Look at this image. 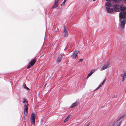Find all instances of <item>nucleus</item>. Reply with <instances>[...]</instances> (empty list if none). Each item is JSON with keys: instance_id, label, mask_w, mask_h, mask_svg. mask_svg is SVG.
<instances>
[{"instance_id": "obj_1", "label": "nucleus", "mask_w": 126, "mask_h": 126, "mask_svg": "<svg viewBox=\"0 0 126 126\" xmlns=\"http://www.w3.org/2000/svg\"><path fill=\"white\" fill-rule=\"evenodd\" d=\"M126 12H122L119 13V25L121 28H123L126 22Z\"/></svg>"}, {"instance_id": "obj_2", "label": "nucleus", "mask_w": 126, "mask_h": 126, "mask_svg": "<svg viewBox=\"0 0 126 126\" xmlns=\"http://www.w3.org/2000/svg\"><path fill=\"white\" fill-rule=\"evenodd\" d=\"M106 8V11L108 13H112L114 12V9L113 5L110 1H107L105 4Z\"/></svg>"}, {"instance_id": "obj_3", "label": "nucleus", "mask_w": 126, "mask_h": 126, "mask_svg": "<svg viewBox=\"0 0 126 126\" xmlns=\"http://www.w3.org/2000/svg\"><path fill=\"white\" fill-rule=\"evenodd\" d=\"M124 116H121L114 123L113 126H120L121 124V122L120 120L123 118Z\"/></svg>"}, {"instance_id": "obj_4", "label": "nucleus", "mask_w": 126, "mask_h": 126, "mask_svg": "<svg viewBox=\"0 0 126 126\" xmlns=\"http://www.w3.org/2000/svg\"><path fill=\"white\" fill-rule=\"evenodd\" d=\"M35 113H32L31 117V122L34 125L35 124Z\"/></svg>"}, {"instance_id": "obj_5", "label": "nucleus", "mask_w": 126, "mask_h": 126, "mask_svg": "<svg viewBox=\"0 0 126 126\" xmlns=\"http://www.w3.org/2000/svg\"><path fill=\"white\" fill-rule=\"evenodd\" d=\"M110 64V62H107L106 63H105L103 66L101 68L100 70L101 71H102L107 69L108 68V67Z\"/></svg>"}, {"instance_id": "obj_6", "label": "nucleus", "mask_w": 126, "mask_h": 126, "mask_svg": "<svg viewBox=\"0 0 126 126\" xmlns=\"http://www.w3.org/2000/svg\"><path fill=\"white\" fill-rule=\"evenodd\" d=\"M78 52L75 51L72 54V55L71 57L72 59H77L78 58Z\"/></svg>"}, {"instance_id": "obj_7", "label": "nucleus", "mask_w": 126, "mask_h": 126, "mask_svg": "<svg viewBox=\"0 0 126 126\" xmlns=\"http://www.w3.org/2000/svg\"><path fill=\"white\" fill-rule=\"evenodd\" d=\"M28 105L29 104L27 102L25 104L24 108L25 112V116L26 114H27L28 112Z\"/></svg>"}, {"instance_id": "obj_8", "label": "nucleus", "mask_w": 126, "mask_h": 126, "mask_svg": "<svg viewBox=\"0 0 126 126\" xmlns=\"http://www.w3.org/2000/svg\"><path fill=\"white\" fill-rule=\"evenodd\" d=\"M121 76L122 77V81L123 82L126 78V72H124L123 73L121 74Z\"/></svg>"}, {"instance_id": "obj_9", "label": "nucleus", "mask_w": 126, "mask_h": 126, "mask_svg": "<svg viewBox=\"0 0 126 126\" xmlns=\"http://www.w3.org/2000/svg\"><path fill=\"white\" fill-rule=\"evenodd\" d=\"M113 8L114 10L115 11L117 12H119V5H115L113 6Z\"/></svg>"}, {"instance_id": "obj_10", "label": "nucleus", "mask_w": 126, "mask_h": 126, "mask_svg": "<svg viewBox=\"0 0 126 126\" xmlns=\"http://www.w3.org/2000/svg\"><path fill=\"white\" fill-rule=\"evenodd\" d=\"M64 37H67L68 35V32L67 31L65 28V26H64Z\"/></svg>"}, {"instance_id": "obj_11", "label": "nucleus", "mask_w": 126, "mask_h": 126, "mask_svg": "<svg viewBox=\"0 0 126 126\" xmlns=\"http://www.w3.org/2000/svg\"><path fill=\"white\" fill-rule=\"evenodd\" d=\"M63 58L62 56L61 55H59L57 60L56 62L57 63H59L61 60Z\"/></svg>"}, {"instance_id": "obj_12", "label": "nucleus", "mask_w": 126, "mask_h": 126, "mask_svg": "<svg viewBox=\"0 0 126 126\" xmlns=\"http://www.w3.org/2000/svg\"><path fill=\"white\" fill-rule=\"evenodd\" d=\"M120 10L122 11H123V12H124V11L126 9V7L123 4H122L120 5Z\"/></svg>"}, {"instance_id": "obj_13", "label": "nucleus", "mask_w": 126, "mask_h": 126, "mask_svg": "<svg viewBox=\"0 0 126 126\" xmlns=\"http://www.w3.org/2000/svg\"><path fill=\"white\" fill-rule=\"evenodd\" d=\"M95 70L94 69H92L91 70L90 73L88 74V75H87V78H88L90 77L95 72Z\"/></svg>"}, {"instance_id": "obj_14", "label": "nucleus", "mask_w": 126, "mask_h": 126, "mask_svg": "<svg viewBox=\"0 0 126 126\" xmlns=\"http://www.w3.org/2000/svg\"><path fill=\"white\" fill-rule=\"evenodd\" d=\"M78 104V103L77 101H76L75 102L73 103L72 104L70 107L71 108H72L76 106H77Z\"/></svg>"}, {"instance_id": "obj_15", "label": "nucleus", "mask_w": 126, "mask_h": 126, "mask_svg": "<svg viewBox=\"0 0 126 126\" xmlns=\"http://www.w3.org/2000/svg\"><path fill=\"white\" fill-rule=\"evenodd\" d=\"M58 0H55L53 7L55 8H56L58 5Z\"/></svg>"}, {"instance_id": "obj_16", "label": "nucleus", "mask_w": 126, "mask_h": 126, "mask_svg": "<svg viewBox=\"0 0 126 126\" xmlns=\"http://www.w3.org/2000/svg\"><path fill=\"white\" fill-rule=\"evenodd\" d=\"M36 62V60L35 59L32 60L30 63V64L31 66H33Z\"/></svg>"}, {"instance_id": "obj_17", "label": "nucleus", "mask_w": 126, "mask_h": 126, "mask_svg": "<svg viewBox=\"0 0 126 126\" xmlns=\"http://www.w3.org/2000/svg\"><path fill=\"white\" fill-rule=\"evenodd\" d=\"M122 0H112V1L116 3H118L120 2Z\"/></svg>"}, {"instance_id": "obj_18", "label": "nucleus", "mask_w": 126, "mask_h": 126, "mask_svg": "<svg viewBox=\"0 0 126 126\" xmlns=\"http://www.w3.org/2000/svg\"><path fill=\"white\" fill-rule=\"evenodd\" d=\"M23 87L24 88L26 89L27 90H30V89H29L28 87H27L26 86V84H23Z\"/></svg>"}, {"instance_id": "obj_19", "label": "nucleus", "mask_w": 126, "mask_h": 126, "mask_svg": "<svg viewBox=\"0 0 126 126\" xmlns=\"http://www.w3.org/2000/svg\"><path fill=\"white\" fill-rule=\"evenodd\" d=\"M106 80V79H105L102 82L101 84L99 85H101V87L103 85L104 83L105 82V81Z\"/></svg>"}, {"instance_id": "obj_20", "label": "nucleus", "mask_w": 126, "mask_h": 126, "mask_svg": "<svg viewBox=\"0 0 126 126\" xmlns=\"http://www.w3.org/2000/svg\"><path fill=\"white\" fill-rule=\"evenodd\" d=\"M69 117L68 116V117H67L65 119V120H64V122H67L69 120Z\"/></svg>"}, {"instance_id": "obj_21", "label": "nucleus", "mask_w": 126, "mask_h": 126, "mask_svg": "<svg viewBox=\"0 0 126 126\" xmlns=\"http://www.w3.org/2000/svg\"><path fill=\"white\" fill-rule=\"evenodd\" d=\"M32 66H31V65L29 63V64L27 66V68L29 69Z\"/></svg>"}, {"instance_id": "obj_22", "label": "nucleus", "mask_w": 126, "mask_h": 126, "mask_svg": "<svg viewBox=\"0 0 126 126\" xmlns=\"http://www.w3.org/2000/svg\"><path fill=\"white\" fill-rule=\"evenodd\" d=\"M26 102V99H23V103H25Z\"/></svg>"}, {"instance_id": "obj_23", "label": "nucleus", "mask_w": 126, "mask_h": 126, "mask_svg": "<svg viewBox=\"0 0 126 126\" xmlns=\"http://www.w3.org/2000/svg\"><path fill=\"white\" fill-rule=\"evenodd\" d=\"M100 87H101V85H99L98 87L96 89H95L96 90H97L99 88H100Z\"/></svg>"}, {"instance_id": "obj_24", "label": "nucleus", "mask_w": 126, "mask_h": 126, "mask_svg": "<svg viewBox=\"0 0 126 126\" xmlns=\"http://www.w3.org/2000/svg\"><path fill=\"white\" fill-rule=\"evenodd\" d=\"M90 124V122L88 123L85 126H89Z\"/></svg>"}, {"instance_id": "obj_25", "label": "nucleus", "mask_w": 126, "mask_h": 126, "mask_svg": "<svg viewBox=\"0 0 126 126\" xmlns=\"http://www.w3.org/2000/svg\"><path fill=\"white\" fill-rule=\"evenodd\" d=\"M83 61V59H80L79 60V62H82Z\"/></svg>"}, {"instance_id": "obj_26", "label": "nucleus", "mask_w": 126, "mask_h": 126, "mask_svg": "<svg viewBox=\"0 0 126 126\" xmlns=\"http://www.w3.org/2000/svg\"><path fill=\"white\" fill-rule=\"evenodd\" d=\"M111 0H106V1H110Z\"/></svg>"}, {"instance_id": "obj_27", "label": "nucleus", "mask_w": 126, "mask_h": 126, "mask_svg": "<svg viewBox=\"0 0 126 126\" xmlns=\"http://www.w3.org/2000/svg\"><path fill=\"white\" fill-rule=\"evenodd\" d=\"M65 2L64 1L63 2V4H64Z\"/></svg>"}, {"instance_id": "obj_28", "label": "nucleus", "mask_w": 126, "mask_h": 126, "mask_svg": "<svg viewBox=\"0 0 126 126\" xmlns=\"http://www.w3.org/2000/svg\"><path fill=\"white\" fill-rule=\"evenodd\" d=\"M46 83L45 84L44 86V87H45L46 86Z\"/></svg>"}, {"instance_id": "obj_29", "label": "nucleus", "mask_w": 126, "mask_h": 126, "mask_svg": "<svg viewBox=\"0 0 126 126\" xmlns=\"http://www.w3.org/2000/svg\"><path fill=\"white\" fill-rule=\"evenodd\" d=\"M66 0H64V1L65 2Z\"/></svg>"}, {"instance_id": "obj_30", "label": "nucleus", "mask_w": 126, "mask_h": 126, "mask_svg": "<svg viewBox=\"0 0 126 126\" xmlns=\"http://www.w3.org/2000/svg\"><path fill=\"white\" fill-rule=\"evenodd\" d=\"M93 0L94 1L95 0Z\"/></svg>"}, {"instance_id": "obj_31", "label": "nucleus", "mask_w": 126, "mask_h": 126, "mask_svg": "<svg viewBox=\"0 0 126 126\" xmlns=\"http://www.w3.org/2000/svg\"><path fill=\"white\" fill-rule=\"evenodd\" d=\"M24 117H25V113H24Z\"/></svg>"}]
</instances>
